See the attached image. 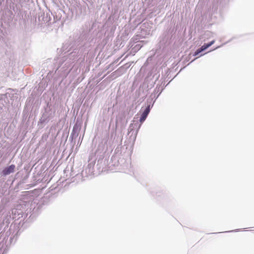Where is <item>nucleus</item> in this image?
<instances>
[{"instance_id": "obj_1", "label": "nucleus", "mask_w": 254, "mask_h": 254, "mask_svg": "<svg viewBox=\"0 0 254 254\" xmlns=\"http://www.w3.org/2000/svg\"><path fill=\"white\" fill-rule=\"evenodd\" d=\"M215 42L214 40H213L209 42V43H207L206 44L203 45L200 48L197 49L195 52L194 53V56H197L199 53L201 52L202 51H204V50L206 49L210 46H211L212 44H213Z\"/></svg>"}, {"instance_id": "obj_2", "label": "nucleus", "mask_w": 254, "mask_h": 254, "mask_svg": "<svg viewBox=\"0 0 254 254\" xmlns=\"http://www.w3.org/2000/svg\"><path fill=\"white\" fill-rule=\"evenodd\" d=\"M215 42L214 40H213L209 42V43H207L206 44L203 45L200 48L197 49L195 52L194 53V56H197L199 53L201 52L202 51H204V50L206 49L210 46H211L212 44H213Z\"/></svg>"}, {"instance_id": "obj_3", "label": "nucleus", "mask_w": 254, "mask_h": 254, "mask_svg": "<svg viewBox=\"0 0 254 254\" xmlns=\"http://www.w3.org/2000/svg\"><path fill=\"white\" fill-rule=\"evenodd\" d=\"M15 166L14 165H11L8 167L4 168L2 171V174L6 176L14 171Z\"/></svg>"}, {"instance_id": "obj_4", "label": "nucleus", "mask_w": 254, "mask_h": 254, "mask_svg": "<svg viewBox=\"0 0 254 254\" xmlns=\"http://www.w3.org/2000/svg\"><path fill=\"white\" fill-rule=\"evenodd\" d=\"M149 112H150V106H148L144 110V111L142 112V113L141 115V117L139 120L140 123H143L145 120L148 114L149 113Z\"/></svg>"}]
</instances>
